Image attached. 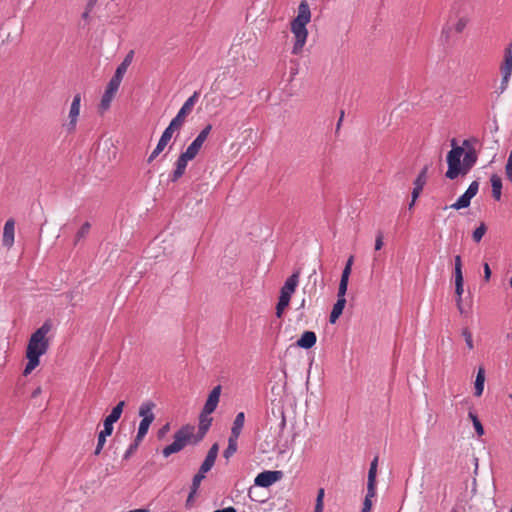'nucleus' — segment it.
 <instances>
[{"mask_svg": "<svg viewBox=\"0 0 512 512\" xmlns=\"http://www.w3.org/2000/svg\"><path fill=\"white\" fill-rule=\"evenodd\" d=\"M212 421L213 418L210 414H205V411H202L199 416L197 432H195V427L192 425H185L181 427L175 432L174 441L163 449V456L169 457L170 455L181 451L188 444H197L200 442L208 432Z\"/></svg>", "mask_w": 512, "mask_h": 512, "instance_id": "obj_1", "label": "nucleus"}, {"mask_svg": "<svg viewBox=\"0 0 512 512\" xmlns=\"http://www.w3.org/2000/svg\"><path fill=\"white\" fill-rule=\"evenodd\" d=\"M52 329L51 321H45L41 327L33 332L28 340L26 348L27 363L23 370V375L28 376L40 364V357L44 355L49 348V339L47 334Z\"/></svg>", "mask_w": 512, "mask_h": 512, "instance_id": "obj_2", "label": "nucleus"}, {"mask_svg": "<svg viewBox=\"0 0 512 512\" xmlns=\"http://www.w3.org/2000/svg\"><path fill=\"white\" fill-rule=\"evenodd\" d=\"M477 158L474 149H470L466 152L463 147L451 149L446 157L448 169L445 176L453 180L459 175H466L477 162Z\"/></svg>", "mask_w": 512, "mask_h": 512, "instance_id": "obj_3", "label": "nucleus"}, {"mask_svg": "<svg viewBox=\"0 0 512 512\" xmlns=\"http://www.w3.org/2000/svg\"><path fill=\"white\" fill-rule=\"evenodd\" d=\"M310 21V7L306 1H301L298 6V14L290 24V29L294 36L292 54L299 55L302 53L308 38V30L306 26Z\"/></svg>", "mask_w": 512, "mask_h": 512, "instance_id": "obj_4", "label": "nucleus"}, {"mask_svg": "<svg viewBox=\"0 0 512 512\" xmlns=\"http://www.w3.org/2000/svg\"><path fill=\"white\" fill-rule=\"evenodd\" d=\"M300 271H295L291 276L287 278L284 285L280 290L279 301L276 306V316L282 317L283 311L289 305L292 294L295 292L299 283Z\"/></svg>", "mask_w": 512, "mask_h": 512, "instance_id": "obj_5", "label": "nucleus"}, {"mask_svg": "<svg viewBox=\"0 0 512 512\" xmlns=\"http://www.w3.org/2000/svg\"><path fill=\"white\" fill-rule=\"evenodd\" d=\"M155 403L152 401H145L139 407V416L142 417V420L139 423L137 435L135 437V447L139 445V443L146 436L150 425L155 419V415L153 413V409L155 408Z\"/></svg>", "mask_w": 512, "mask_h": 512, "instance_id": "obj_6", "label": "nucleus"}, {"mask_svg": "<svg viewBox=\"0 0 512 512\" xmlns=\"http://www.w3.org/2000/svg\"><path fill=\"white\" fill-rule=\"evenodd\" d=\"M81 108V95L77 93L74 95L73 100L70 105V110L68 113V119L65 123H63V128L68 134L75 133L77 129L78 118L80 115Z\"/></svg>", "mask_w": 512, "mask_h": 512, "instance_id": "obj_7", "label": "nucleus"}, {"mask_svg": "<svg viewBox=\"0 0 512 512\" xmlns=\"http://www.w3.org/2000/svg\"><path fill=\"white\" fill-rule=\"evenodd\" d=\"M120 84L110 80L106 86V89L101 97L98 105L99 114L103 115L110 109L111 103L117 94Z\"/></svg>", "mask_w": 512, "mask_h": 512, "instance_id": "obj_8", "label": "nucleus"}, {"mask_svg": "<svg viewBox=\"0 0 512 512\" xmlns=\"http://www.w3.org/2000/svg\"><path fill=\"white\" fill-rule=\"evenodd\" d=\"M199 98V92L195 91L182 105L180 110L178 111L177 115L171 120L174 124H176L178 127H182L186 117L192 112L196 102Z\"/></svg>", "mask_w": 512, "mask_h": 512, "instance_id": "obj_9", "label": "nucleus"}, {"mask_svg": "<svg viewBox=\"0 0 512 512\" xmlns=\"http://www.w3.org/2000/svg\"><path fill=\"white\" fill-rule=\"evenodd\" d=\"M500 72H501V75H502V80H501V90H505L508 83H509V80H510V77L512 75V49H511V45L509 47H507L505 49V52H504V59H503V62L500 66Z\"/></svg>", "mask_w": 512, "mask_h": 512, "instance_id": "obj_10", "label": "nucleus"}, {"mask_svg": "<svg viewBox=\"0 0 512 512\" xmlns=\"http://www.w3.org/2000/svg\"><path fill=\"white\" fill-rule=\"evenodd\" d=\"M479 190V183L477 181H473L468 189L465 191L463 195H461L458 200L450 205V208L459 210L463 208H467L470 205L471 199L476 196Z\"/></svg>", "mask_w": 512, "mask_h": 512, "instance_id": "obj_11", "label": "nucleus"}, {"mask_svg": "<svg viewBox=\"0 0 512 512\" xmlns=\"http://www.w3.org/2000/svg\"><path fill=\"white\" fill-rule=\"evenodd\" d=\"M281 471H264L255 478V485L260 487H269L281 478Z\"/></svg>", "mask_w": 512, "mask_h": 512, "instance_id": "obj_12", "label": "nucleus"}, {"mask_svg": "<svg viewBox=\"0 0 512 512\" xmlns=\"http://www.w3.org/2000/svg\"><path fill=\"white\" fill-rule=\"evenodd\" d=\"M468 22L469 19L466 16H460L456 19L450 18L446 26L443 28V32L447 34L453 31L456 33H462L466 28Z\"/></svg>", "mask_w": 512, "mask_h": 512, "instance_id": "obj_13", "label": "nucleus"}, {"mask_svg": "<svg viewBox=\"0 0 512 512\" xmlns=\"http://www.w3.org/2000/svg\"><path fill=\"white\" fill-rule=\"evenodd\" d=\"M221 394V386H216L212 389V391L209 393L208 398L204 404L203 410L205 411V414H212L219 403Z\"/></svg>", "mask_w": 512, "mask_h": 512, "instance_id": "obj_14", "label": "nucleus"}, {"mask_svg": "<svg viewBox=\"0 0 512 512\" xmlns=\"http://www.w3.org/2000/svg\"><path fill=\"white\" fill-rule=\"evenodd\" d=\"M133 56L134 51H129L128 54L125 56L124 60L122 61V63L117 67L115 74L110 80L121 84L124 74L126 73L128 67L132 63Z\"/></svg>", "mask_w": 512, "mask_h": 512, "instance_id": "obj_15", "label": "nucleus"}, {"mask_svg": "<svg viewBox=\"0 0 512 512\" xmlns=\"http://www.w3.org/2000/svg\"><path fill=\"white\" fill-rule=\"evenodd\" d=\"M15 235V222L13 219H8L3 229V245L10 248L14 244Z\"/></svg>", "mask_w": 512, "mask_h": 512, "instance_id": "obj_16", "label": "nucleus"}, {"mask_svg": "<svg viewBox=\"0 0 512 512\" xmlns=\"http://www.w3.org/2000/svg\"><path fill=\"white\" fill-rule=\"evenodd\" d=\"M188 161H190L188 158L180 154V156L175 162V170L173 171V174L171 176V181L176 182L179 178H181L184 175Z\"/></svg>", "mask_w": 512, "mask_h": 512, "instance_id": "obj_17", "label": "nucleus"}, {"mask_svg": "<svg viewBox=\"0 0 512 512\" xmlns=\"http://www.w3.org/2000/svg\"><path fill=\"white\" fill-rule=\"evenodd\" d=\"M317 341V336L313 331H305L297 340V346L303 349L312 348Z\"/></svg>", "mask_w": 512, "mask_h": 512, "instance_id": "obj_18", "label": "nucleus"}, {"mask_svg": "<svg viewBox=\"0 0 512 512\" xmlns=\"http://www.w3.org/2000/svg\"><path fill=\"white\" fill-rule=\"evenodd\" d=\"M428 168L424 167L414 182V189L412 191L413 202L419 197L424 185L426 184Z\"/></svg>", "mask_w": 512, "mask_h": 512, "instance_id": "obj_19", "label": "nucleus"}, {"mask_svg": "<svg viewBox=\"0 0 512 512\" xmlns=\"http://www.w3.org/2000/svg\"><path fill=\"white\" fill-rule=\"evenodd\" d=\"M125 406L124 401H120L111 411V413L104 419L103 425H107L113 427V424L116 423L123 412V408Z\"/></svg>", "mask_w": 512, "mask_h": 512, "instance_id": "obj_20", "label": "nucleus"}, {"mask_svg": "<svg viewBox=\"0 0 512 512\" xmlns=\"http://www.w3.org/2000/svg\"><path fill=\"white\" fill-rule=\"evenodd\" d=\"M377 467H378V456H376L369 468L368 472V482H367V489L369 490L370 494H372V490H376V475H377Z\"/></svg>", "mask_w": 512, "mask_h": 512, "instance_id": "obj_21", "label": "nucleus"}, {"mask_svg": "<svg viewBox=\"0 0 512 512\" xmlns=\"http://www.w3.org/2000/svg\"><path fill=\"white\" fill-rule=\"evenodd\" d=\"M346 299L345 298H338L336 303L333 305L332 311L329 316V321L331 324L336 323V321L339 319L341 314L343 313V310L345 308Z\"/></svg>", "mask_w": 512, "mask_h": 512, "instance_id": "obj_22", "label": "nucleus"}, {"mask_svg": "<svg viewBox=\"0 0 512 512\" xmlns=\"http://www.w3.org/2000/svg\"><path fill=\"white\" fill-rule=\"evenodd\" d=\"M244 423H245V414H244V412H239L233 421L230 436L239 438L241 431L243 429Z\"/></svg>", "mask_w": 512, "mask_h": 512, "instance_id": "obj_23", "label": "nucleus"}, {"mask_svg": "<svg viewBox=\"0 0 512 512\" xmlns=\"http://www.w3.org/2000/svg\"><path fill=\"white\" fill-rule=\"evenodd\" d=\"M484 383H485V369L483 367H480L478 369L476 379L474 382V389H475L474 394L476 397H480L483 394Z\"/></svg>", "mask_w": 512, "mask_h": 512, "instance_id": "obj_24", "label": "nucleus"}, {"mask_svg": "<svg viewBox=\"0 0 512 512\" xmlns=\"http://www.w3.org/2000/svg\"><path fill=\"white\" fill-rule=\"evenodd\" d=\"M490 182L492 187V196L495 200L499 201L502 194V180L497 174H493L490 178Z\"/></svg>", "mask_w": 512, "mask_h": 512, "instance_id": "obj_25", "label": "nucleus"}, {"mask_svg": "<svg viewBox=\"0 0 512 512\" xmlns=\"http://www.w3.org/2000/svg\"><path fill=\"white\" fill-rule=\"evenodd\" d=\"M463 284V276L455 277V294L457 296L456 303L460 312H462V295L464 292Z\"/></svg>", "mask_w": 512, "mask_h": 512, "instance_id": "obj_26", "label": "nucleus"}, {"mask_svg": "<svg viewBox=\"0 0 512 512\" xmlns=\"http://www.w3.org/2000/svg\"><path fill=\"white\" fill-rule=\"evenodd\" d=\"M201 148L202 146L193 140V142L188 146L186 151L181 154L184 155L189 160H192L197 156Z\"/></svg>", "mask_w": 512, "mask_h": 512, "instance_id": "obj_27", "label": "nucleus"}, {"mask_svg": "<svg viewBox=\"0 0 512 512\" xmlns=\"http://www.w3.org/2000/svg\"><path fill=\"white\" fill-rule=\"evenodd\" d=\"M237 440L238 438L230 436L228 439V446L223 452V456L229 459L237 451Z\"/></svg>", "mask_w": 512, "mask_h": 512, "instance_id": "obj_28", "label": "nucleus"}, {"mask_svg": "<svg viewBox=\"0 0 512 512\" xmlns=\"http://www.w3.org/2000/svg\"><path fill=\"white\" fill-rule=\"evenodd\" d=\"M468 417H469V419H471L477 435L478 436L484 435V427H483L482 423L480 422L478 416L473 411H469Z\"/></svg>", "mask_w": 512, "mask_h": 512, "instance_id": "obj_29", "label": "nucleus"}, {"mask_svg": "<svg viewBox=\"0 0 512 512\" xmlns=\"http://www.w3.org/2000/svg\"><path fill=\"white\" fill-rule=\"evenodd\" d=\"M180 129L181 128L178 127L176 124H174L173 122H170L168 127L162 133L160 139L163 140V141H166L168 143L171 140V138L173 136V133L175 131H177V130H180Z\"/></svg>", "mask_w": 512, "mask_h": 512, "instance_id": "obj_30", "label": "nucleus"}, {"mask_svg": "<svg viewBox=\"0 0 512 512\" xmlns=\"http://www.w3.org/2000/svg\"><path fill=\"white\" fill-rule=\"evenodd\" d=\"M486 232L487 226L485 223L481 222L480 225L472 233L473 241L479 243L482 240L483 236L486 234Z\"/></svg>", "mask_w": 512, "mask_h": 512, "instance_id": "obj_31", "label": "nucleus"}, {"mask_svg": "<svg viewBox=\"0 0 512 512\" xmlns=\"http://www.w3.org/2000/svg\"><path fill=\"white\" fill-rule=\"evenodd\" d=\"M211 130H212V125L211 124L206 125L200 131V133L197 135V137L194 139V141L197 142L198 144H200L201 146H203V144L206 141V139L208 138Z\"/></svg>", "mask_w": 512, "mask_h": 512, "instance_id": "obj_32", "label": "nucleus"}, {"mask_svg": "<svg viewBox=\"0 0 512 512\" xmlns=\"http://www.w3.org/2000/svg\"><path fill=\"white\" fill-rule=\"evenodd\" d=\"M376 490H372V494H370L369 490L367 489V494L364 499L363 508L361 512H370L372 508V498L375 497Z\"/></svg>", "mask_w": 512, "mask_h": 512, "instance_id": "obj_33", "label": "nucleus"}, {"mask_svg": "<svg viewBox=\"0 0 512 512\" xmlns=\"http://www.w3.org/2000/svg\"><path fill=\"white\" fill-rule=\"evenodd\" d=\"M324 495H325L324 489L320 488L318 490V493H317V498H316V504H315L314 512H323V509H324V502H323Z\"/></svg>", "mask_w": 512, "mask_h": 512, "instance_id": "obj_34", "label": "nucleus"}, {"mask_svg": "<svg viewBox=\"0 0 512 512\" xmlns=\"http://www.w3.org/2000/svg\"><path fill=\"white\" fill-rule=\"evenodd\" d=\"M349 278L341 277L339 287H338V298H345L347 287H348Z\"/></svg>", "mask_w": 512, "mask_h": 512, "instance_id": "obj_35", "label": "nucleus"}, {"mask_svg": "<svg viewBox=\"0 0 512 512\" xmlns=\"http://www.w3.org/2000/svg\"><path fill=\"white\" fill-rule=\"evenodd\" d=\"M205 478V474L202 473L201 471H199L194 477H193V480H192V493H196L200 484H201V481Z\"/></svg>", "mask_w": 512, "mask_h": 512, "instance_id": "obj_36", "label": "nucleus"}, {"mask_svg": "<svg viewBox=\"0 0 512 512\" xmlns=\"http://www.w3.org/2000/svg\"><path fill=\"white\" fill-rule=\"evenodd\" d=\"M90 223L89 222H85L81 227L80 229L78 230L77 234H76V240L79 241L80 239L86 237V235L89 233L90 231Z\"/></svg>", "mask_w": 512, "mask_h": 512, "instance_id": "obj_37", "label": "nucleus"}, {"mask_svg": "<svg viewBox=\"0 0 512 512\" xmlns=\"http://www.w3.org/2000/svg\"><path fill=\"white\" fill-rule=\"evenodd\" d=\"M354 261V256H350L346 262V265L342 271L341 277L349 278L352 270V265Z\"/></svg>", "mask_w": 512, "mask_h": 512, "instance_id": "obj_38", "label": "nucleus"}, {"mask_svg": "<svg viewBox=\"0 0 512 512\" xmlns=\"http://www.w3.org/2000/svg\"><path fill=\"white\" fill-rule=\"evenodd\" d=\"M462 336L465 339L468 349L472 350L474 348V345H473V338H472L471 332L467 328H465L462 331Z\"/></svg>", "mask_w": 512, "mask_h": 512, "instance_id": "obj_39", "label": "nucleus"}, {"mask_svg": "<svg viewBox=\"0 0 512 512\" xmlns=\"http://www.w3.org/2000/svg\"><path fill=\"white\" fill-rule=\"evenodd\" d=\"M454 262H455V267H454L455 277L463 276L461 256L460 255L455 256Z\"/></svg>", "mask_w": 512, "mask_h": 512, "instance_id": "obj_40", "label": "nucleus"}, {"mask_svg": "<svg viewBox=\"0 0 512 512\" xmlns=\"http://www.w3.org/2000/svg\"><path fill=\"white\" fill-rule=\"evenodd\" d=\"M506 178L512 183V151L509 153L507 163L505 166Z\"/></svg>", "mask_w": 512, "mask_h": 512, "instance_id": "obj_41", "label": "nucleus"}, {"mask_svg": "<svg viewBox=\"0 0 512 512\" xmlns=\"http://www.w3.org/2000/svg\"><path fill=\"white\" fill-rule=\"evenodd\" d=\"M215 461L210 459V458H205V460L203 461L199 471H201L202 473H207L208 471L211 470V468L213 467Z\"/></svg>", "mask_w": 512, "mask_h": 512, "instance_id": "obj_42", "label": "nucleus"}, {"mask_svg": "<svg viewBox=\"0 0 512 512\" xmlns=\"http://www.w3.org/2000/svg\"><path fill=\"white\" fill-rule=\"evenodd\" d=\"M383 239H384V236H383V233L381 231H379L377 234H376V238H375V246H374V249L376 251H379L382 249L383 245H384V242H383Z\"/></svg>", "mask_w": 512, "mask_h": 512, "instance_id": "obj_43", "label": "nucleus"}, {"mask_svg": "<svg viewBox=\"0 0 512 512\" xmlns=\"http://www.w3.org/2000/svg\"><path fill=\"white\" fill-rule=\"evenodd\" d=\"M218 449H219V448H218V444H216V443H215V444H213V445L211 446V448L209 449V451H208V453H207L206 457H207V458H210V459H212V460H214V461H215V460H216V458H217V455H218Z\"/></svg>", "mask_w": 512, "mask_h": 512, "instance_id": "obj_44", "label": "nucleus"}, {"mask_svg": "<svg viewBox=\"0 0 512 512\" xmlns=\"http://www.w3.org/2000/svg\"><path fill=\"white\" fill-rule=\"evenodd\" d=\"M105 443H106V439L103 438V437L98 436L97 446H96V449L94 451L95 455H99L101 453Z\"/></svg>", "mask_w": 512, "mask_h": 512, "instance_id": "obj_45", "label": "nucleus"}, {"mask_svg": "<svg viewBox=\"0 0 512 512\" xmlns=\"http://www.w3.org/2000/svg\"><path fill=\"white\" fill-rule=\"evenodd\" d=\"M112 432H113V427L104 425L103 430L99 433L98 436L106 439L108 436H110L112 434Z\"/></svg>", "mask_w": 512, "mask_h": 512, "instance_id": "obj_46", "label": "nucleus"}, {"mask_svg": "<svg viewBox=\"0 0 512 512\" xmlns=\"http://www.w3.org/2000/svg\"><path fill=\"white\" fill-rule=\"evenodd\" d=\"M483 268H484V279H485V281H489L490 277H491V269H490L489 264L484 263Z\"/></svg>", "mask_w": 512, "mask_h": 512, "instance_id": "obj_47", "label": "nucleus"}, {"mask_svg": "<svg viewBox=\"0 0 512 512\" xmlns=\"http://www.w3.org/2000/svg\"><path fill=\"white\" fill-rule=\"evenodd\" d=\"M162 151L157 149L155 147V149L152 151V153L150 154V156L148 157V163H151Z\"/></svg>", "mask_w": 512, "mask_h": 512, "instance_id": "obj_48", "label": "nucleus"}, {"mask_svg": "<svg viewBox=\"0 0 512 512\" xmlns=\"http://www.w3.org/2000/svg\"><path fill=\"white\" fill-rule=\"evenodd\" d=\"M162 151L157 149L155 147V149L152 151V153L150 154V156L148 157V163H151Z\"/></svg>", "mask_w": 512, "mask_h": 512, "instance_id": "obj_49", "label": "nucleus"}, {"mask_svg": "<svg viewBox=\"0 0 512 512\" xmlns=\"http://www.w3.org/2000/svg\"><path fill=\"white\" fill-rule=\"evenodd\" d=\"M167 144L168 143L166 141H163V140L159 139V141H158V143L156 145V148L161 150V151H163L164 148L167 146Z\"/></svg>", "mask_w": 512, "mask_h": 512, "instance_id": "obj_50", "label": "nucleus"}, {"mask_svg": "<svg viewBox=\"0 0 512 512\" xmlns=\"http://www.w3.org/2000/svg\"><path fill=\"white\" fill-rule=\"evenodd\" d=\"M214 512H237V510L234 507L230 506L224 509L215 510Z\"/></svg>", "mask_w": 512, "mask_h": 512, "instance_id": "obj_51", "label": "nucleus"}, {"mask_svg": "<svg viewBox=\"0 0 512 512\" xmlns=\"http://www.w3.org/2000/svg\"><path fill=\"white\" fill-rule=\"evenodd\" d=\"M42 393V389L41 387H37L33 392H32V398H36L38 397L40 394Z\"/></svg>", "mask_w": 512, "mask_h": 512, "instance_id": "obj_52", "label": "nucleus"}, {"mask_svg": "<svg viewBox=\"0 0 512 512\" xmlns=\"http://www.w3.org/2000/svg\"><path fill=\"white\" fill-rule=\"evenodd\" d=\"M169 430V424H166L160 431H159V436L161 437L162 435H164L167 431Z\"/></svg>", "mask_w": 512, "mask_h": 512, "instance_id": "obj_53", "label": "nucleus"}, {"mask_svg": "<svg viewBox=\"0 0 512 512\" xmlns=\"http://www.w3.org/2000/svg\"><path fill=\"white\" fill-rule=\"evenodd\" d=\"M136 448H137V447H135V443H134L133 445H131V446H130V448L128 449V451H127V453H126L125 457H128V455H129L130 453H132Z\"/></svg>", "mask_w": 512, "mask_h": 512, "instance_id": "obj_54", "label": "nucleus"}, {"mask_svg": "<svg viewBox=\"0 0 512 512\" xmlns=\"http://www.w3.org/2000/svg\"><path fill=\"white\" fill-rule=\"evenodd\" d=\"M451 147H452V149L459 147V146L457 145V141H456V139H454V138L451 140Z\"/></svg>", "mask_w": 512, "mask_h": 512, "instance_id": "obj_55", "label": "nucleus"}, {"mask_svg": "<svg viewBox=\"0 0 512 512\" xmlns=\"http://www.w3.org/2000/svg\"><path fill=\"white\" fill-rule=\"evenodd\" d=\"M463 145H464V146H469V141H468V140H464V141H463Z\"/></svg>", "mask_w": 512, "mask_h": 512, "instance_id": "obj_56", "label": "nucleus"}, {"mask_svg": "<svg viewBox=\"0 0 512 512\" xmlns=\"http://www.w3.org/2000/svg\"><path fill=\"white\" fill-rule=\"evenodd\" d=\"M194 494H195V493H192V491H191V492H190V494H189L188 500L193 499V495H194Z\"/></svg>", "mask_w": 512, "mask_h": 512, "instance_id": "obj_57", "label": "nucleus"}, {"mask_svg": "<svg viewBox=\"0 0 512 512\" xmlns=\"http://www.w3.org/2000/svg\"><path fill=\"white\" fill-rule=\"evenodd\" d=\"M415 202H413V200L411 201L410 205H409V208L411 209L413 207Z\"/></svg>", "mask_w": 512, "mask_h": 512, "instance_id": "obj_58", "label": "nucleus"}, {"mask_svg": "<svg viewBox=\"0 0 512 512\" xmlns=\"http://www.w3.org/2000/svg\"><path fill=\"white\" fill-rule=\"evenodd\" d=\"M342 122V119H339V122L337 123V126H340Z\"/></svg>", "mask_w": 512, "mask_h": 512, "instance_id": "obj_59", "label": "nucleus"}, {"mask_svg": "<svg viewBox=\"0 0 512 512\" xmlns=\"http://www.w3.org/2000/svg\"><path fill=\"white\" fill-rule=\"evenodd\" d=\"M342 122V119H339V122L337 123V126H340Z\"/></svg>", "mask_w": 512, "mask_h": 512, "instance_id": "obj_60", "label": "nucleus"}, {"mask_svg": "<svg viewBox=\"0 0 512 512\" xmlns=\"http://www.w3.org/2000/svg\"><path fill=\"white\" fill-rule=\"evenodd\" d=\"M342 122V119H339V122L337 123V126H340Z\"/></svg>", "mask_w": 512, "mask_h": 512, "instance_id": "obj_61", "label": "nucleus"}, {"mask_svg": "<svg viewBox=\"0 0 512 512\" xmlns=\"http://www.w3.org/2000/svg\"><path fill=\"white\" fill-rule=\"evenodd\" d=\"M509 398L512 399V394L509 395Z\"/></svg>", "mask_w": 512, "mask_h": 512, "instance_id": "obj_62", "label": "nucleus"}, {"mask_svg": "<svg viewBox=\"0 0 512 512\" xmlns=\"http://www.w3.org/2000/svg\"><path fill=\"white\" fill-rule=\"evenodd\" d=\"M510 512H512V506H511V510H510Z\"/></svg>", "mask_w": 512, "mask_h": 512, "instance_id": "obj_63", "label": "nucleus"}]
</instances>
